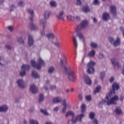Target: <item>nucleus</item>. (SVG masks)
<instances>
[{
    "label": "nucleus",
    "mask_w": 124,
    "mask_h": 124,
    "mask_svg": "<svg viewBox=\"0 0 124 124\" xmlns=\"http://www.w3.org/2000/svg\"><path fill=\"white\" fill-rule=\"evenodd\" d=\"M28 13H30L31 16L30 17V20H31V21H32L33 19V15H34L33 10H31V9H28Z\"/></svg>",
    "instance_id": "obj_22"
},
{
    "label": "nucleus",
    "mask_w": 124,
    "mask_h": 124,
    "mask_svg": "<svg viewBox=\"0 0 124 124\" xmlns=\"http://www.w3.org/2000/svg\"><path fill=\"white\" fill-rule=\"evenodd\" d=\"M121 44V38H117L116 41H114L113 46L115 47H117V46H119Z\"/></svg>",
    "instance_id": "obj_21"
},
{
    "label": "nucleus",
    "mask_w": 124,
    "mask_h": 124,
    "mask_svg": "<svg viewBox=\"0 0 124 124\" xmlns=\"http://www.w3.org/2000/svg\"><path fill=\"white\" fill-rule=\"evenodd\" d=\"M93 124H98V121L96 120V119H95L93 121Z\"/></svg>",
    "instance_id": "obj_61"
},
{
    "label": "nucleus",
    "mask_w": 124,
    "mask_h": 124,
    "mask_svg": "<svg viewBox=\"0 0 124 124\" xmlns=\"http://www.w3.org/2000/svg\"><path fill=\"white\" fill-rule=\"evenodd\" d=\"M42 65H45V62L41 58H40L38 59V63L36 64L37 69H41Z\"/></svg>",
    "instance_id": "obj_6"
},
{
    "label": "nucleus",
    "mask_w": 124,
    "mask_h": 124,
    "mask_svg": "<svg viewBox=\"0 0 124 124\" xmlns=\"http://www.w3.org/2000/svg\"><path fill=\"white\" fill-rule=\"evenodd\" d=\"M50 15H51V11H46L44 14V18L41 20H45L46 21V20H48L50 18Z\"/></svg>",
    "instance_id": "obj_11"
},
{
    "label": "nucleus",
    "mask_w": 124,
    "mask_h": 124,
    "mask_svg": "<svg viewBox=\"0 0 124 124\" xmlns=\"http://www.w3.org/2000/svg\"><path fill=\"white\" fill-rule=\"evenodd\" d=\"M18 40V42H19V43H24V40H23V38H19Z\"/></svg>",
    "instance_id": "obj_58"
},
{
    "label": "nucleus",
    "mask_w": 124,
    "mask_h": 124,
    "mask_svg": "<svg viewBox=\"0 0 124 124\" xmlns=\"http://www.w3.org/2000/svg\"><path fill=\"white\" fill-rule=\"evenodd\" d=\"M31 76L32 77H33V78H35V79H37V78H39V75L34 71H32Z\"/></svg>",
    "instance_id": "obj_24"
},
{
    "label": "nucleus",
    "mask_w": 124,
    "mask_h": 124,
    "mask_svg": "<svg viewBox=\"0 0 124 124\" xmlns=\"http://www.w3.org/2000/svg\"><path fill=\"white\" fill-rule=\"evenodd\" d=\"M7 111H8V106L7 105L4 104L0 106V112L6 113Z\"/></svg>",
    "instance_id": "obj_14"
},
{
    "label": "nucleus",
    "mask_w": 124,
    "mask_h": 124,
    "mask_svg": "<svg viewBox=\"0 0 124 124\" xmlns=\"http://www.w3.org/2000/svg\"><path fill=\"white\" fill-rule=\"evenodd\" d=\"M95 116V114L93 112H91L89 113V118L91 120H93L94 119V117Z\"/></svg>",
    "instance_id": "obj_31"
},
{
    "label": "nucleus",
    "mask_w": 124,
    "mask_h": 124,
    "mask_svg": "<svg viewBox=\"0 0 124 124\" xmlns=\"http://www.w3.org/2000/svg\"><path fill=\"white\" fill-rule=\"evenodd\" d=\"M105 76V72H101L100 73V78H101V79L102 80L103 79V78H104Z\"/></svg>",
    "instance_id": "obj_45"
},
{
    "label": "nucleus",
    "mask_w": 124,
    "mask_h": 124,
    "mask_svg": "<svg viewBox=\"0 0 124 124\" xmlns=\"http://www.w3.org/2000/svg\"><path fill=\"white\" fill-rule=\"evenodd\" d=\"M34 111V107H31L30 108V109L29 110V112L30 113H32Z\"/></svg>",
    "instance_id": "obj_56"
},
{
    "label": "nucleus",
    "mask_w": 124,
    "mask_h": 124,
    "mask_svg": "<svg viewBox=\"0 0 124 124\" xmlns=\"http://www.w3.org/2000/svg\"><path fill=\"white\" fill-rule=\"evenodd\" d=\"M88 25L89 21L87 19H84L81 21L77 28V35L79 38V39L82 40L83 42H85V39L84 38V36H83V34L81 33V31H83V30H84V29H86Z\"/></svg>",
    "instance_id": "obj_2"
},
{
    "label": "nucleus",
    "mask_w": 124,
    "mask_h": 124,
    "mask_svg": "<svg viewBox=\"0 0 124 124\" xmlns=\"http://www.w3.org/2000/svg\"><path fill=\"white\" fill-rule=\"evenodd\" d=\"M63 14H64V11H63V10L59 11V14L56 16V18H57L58 20H64Z\"/></svg>",
    "instance_id": "obj_12"
},
{
    "label": "nucleus",
    "mask_w": 124,
    "mask_h": 124,
    "mask_svg": "<svg viewBox=\"0 0 124 124\" xmlns=\"http://www.w3.org/2000/svg\"><path fill=\"white\" fill-rule=\"evenodd\" d=\"M17 5L20 7H24L25 6V3L23 1H20L18 2Z\"/></svg>",
    "instance_id": "obj_35"
},
{
    "label": "nucleus",
    "mask_w": 124,
    "mask_h": 124,
    "mask_svg": "<svg viewBox=\"0 0 124 124\" xmlns=\"http://www.w3.org/2000/svg\"><path fill=\"white\" fill-rule=\"evenodd\" d=\"M69 116H72V118H73V117L75 116L74 112L72 111L67 112L66 114V117H68Z\"/></svg>",
    "instance_id": "obj_30"
},
{
    "label": "nucleus",
    "mask_w": 124,
    "mask_h": 124,
    "mask_svg": "<svg viewBox=\"0 0 124 124\" xmlns=\"http://www.w3.org/2000/svg\"><path fill=\"white\" fill-rule=\"evenodd\" d=\"M7 29L10 31H12L14 30V28L13 27V26H8L7 27Z\"/></svg>",
    "instance_id": "obj_51"
},
{
    "label": "nucleus",
    "mask_w": 124,
    "mask_h": 124,
    "mask_svg": "<svg viewBox=\"0 0 124 124\" xmlns=\"http://www.w3.org/2000/svg\"><path fill=\"white\" fill-rule=\"evenodd\" d=\"M54 46H56V47H57V48H60V43L59 42H55L54 44Z\"/></svg>",
    "instance_id": "obj_54"
},
{
    "label": "nucleus",
    "mask_w": 124,
    "mask_h": 124,
    "mask_svg": "<svg viewBox=\"0 0 124 124\" xmlns=\"http://www.w3.org/2000/svg\"><path fill=\"white\" fill-rule=\"evenodd\" d=\"M76 4L78 6H81V4H82V1L81 0H77Z\"/></svg>",
    "instance_id": "obj_43"
},
{
    "label": "nucleus",
    "mask_w": 124,
    "mask_h": 124,
    "mask_svg": "<svg viewBox=\"0 0 124 124\" xmlns=\"http://www.w3.org/2000/svg\"><path fill=\"white\" fill-rule=\"evenodd\" d=\"M92 19L93 20L94 24H96L97 23V19H96V18L92 17Z\"/></svg>",
    "instance_id": "obj_57"
},
{
    "label": "nucleus",
    "mask_w": 124,
    "mask_h": 124,
    "mask_svg": "<svg viewBox=\"0 0 124 124\" xmlns=\"http://www.w3.org/2000/svg\"><path fill=\"white\" fill-rule=\"evenodd\" d=\"M112 90H110L109 93L106 95V99L103 100V102H106L108 105H117V100H119V96L115 95L113 97L112 94L116 93V91H119L120 85L119 83L114 82L112 85Z\"/></svg>",
    "instance_id": "obj_1"
},
{
    "label": "nucleus",
    "mask_w": 124,
    "mask_h": 124,
    "mask_svg": "<svg viewBox=\"0 0 124 124\" xmlns=\"http://www.w3.org/2000/svg\"><path fill=\"white\" fill-rule=\"evenodd\" d=\"M67 18L68 20H70L71 21H74V20H75V17L71 15L68 16Z\"/></svg>",
    "instance_id": "obj_41"
},
{
    "label": "nucleus",
    "mask_w": 124,
    "mask_h": 124,
    "mask_svg": "<svg viewBox=\"0 0 124 124\" xmlns=\"http://www.w3.org/2000/svg\"><path fill=\"white\" fill-rule=\"evenodd\" d=\"M90 11L91 9H90V7H89V6H85L82 8V11H83V12H84L85 13H88V12H90Z\"/></svg>",
    "instance_id": "obj_25"
},
{
    "label": "nucleus",
    "mask_w": 124,
    "mask_h": 124,
    "mask_svg": "<svg viewBox=\"0 0 124 124\" xmlns=\"http://www.w3.org/2000/svg\"><path fill=\"white\" fill-rule=\"evenodd\" d=\"M60 109V107H56V108H55L54 109H53V111L54 112H58V111Z\"/></svg>",
    "instance_id": "obj_60"
},
{
    "label": "nucleus",
    "mask_w": 124,
    "mask_h": 124,
    "mask_svg": "<svg viewBox=\"0 0 124 124\" xmlns=\"http://www.w3.org/2000/svg\"><path fill=\"white\" fill-rule=\"evenodd\" d=\"M67 109V106H64L62 109V113H65L66 112V109Z\"/></svg>",
    "instance_id": "obj_53"
},
{
    "label": "nucleus",
    "mask_w": 124,
    "mask_h": 124,
    "mask_svg": "<svg viewBox=\"0 0 124 124\" xmlns=\"http://www.w3.org/2000/svg\"><path fill=\"white\" fill-rule=\"evenodd\" d=\"M102 18L104 21H107L108 19L110 18V16L109 14L107 13H104L102 15Z\"/></svg>",
    "instance_id": "obj_20"
},
{
    "label": "nucleus",
    "mask_w": 124,
    "mask_h": 124,
    "mask_svg": "<svg viewBox=\"0 0 124 124\" xmlns=\"http://www.w3.org/2000/svg\"><path fill=\"white\" fill-rule=\"evenodd\" d=\"M111 62L114 68H115V69H118L120 66L119 65V63L118 62H117L116 59H115V58H112L111 59Z\"/></svg>",
    "instance_id": "obj_10"
},
{
    "label": "nucleus",
    "mask_w": 124,
    "mask_h": 124,
    "mask_svg": "<svg viewBox=\"0 0 124 124\" xmlns=\"http://www.w3.org/2000/svg\"><path fill=\"white\" fill-rule=\"evenodd\" d=\"M26 74H27V73L26 72V70H22L21 69V71L19 72V75L21 76V77H24L26 76Z\"/></svg>",
    "instance_id": "obj_29"
},
{
    "label": "nucleus",
    "mask_w": 124,
    "mask_h": 124,
    "mask_svg": "<svg viewBox=\"0 0 124 124\" xmlns=\"http://www.w3.org/2000/svg\"><path fill=\"white\" fill-rule=\"evenodd\" d=\"M110 12L113 14V15L116 16L117 14V8H116L115 6L111 5L110 8Z\"/></svg>",
    "instance_id": "obj_18"
},
{
    "label": "nucleus",
    "mask_w": 124,
    "mask_h": 124,
    "mask_svg": "<svg viewBox=\"0 0 124 124\" xmlns=\"http://www.w3.org/2000/svg\"><path fill=\"white\" fill-rule=\"evenodd\" d=\"M94 65H95V62L93 61H91L87 64V66L88 67L87 72H88L89 74L94 72V68H93V66H94Z\"/></svg>",
    "instance_id": "obj_4"
},
{
    "label": "nucleus",
    "mask_w": 124,
    "mask_h": 124,
    "mask_svg": "<svg viewBox=\"0 0 124 124\" xmlns=\"http://www.w3.org/2000/svg\"><path fill=\"white\" fill-rule=\"evenodd\" d=\"M30 124H38V122H37L36 120H32L30 121Z\"/></svg>",
    "instance_id": "obj_46"
},
{
    "label": "nucleus",
    "mask_w": 124,
    "mask_h": 124,
    "mask_svg": "<svg viewBox=\"0 0 124 124\" xmlns=\"http://www.w3.org/2000/svg\"><path fill=\"white\" fill-rule=\"evenodd\" d=\"M15 8H16V6L12 4L10 6V11H13Z\"/></svg>",
    "instance_id": "obj_48"
},
{
    "label": "nucleus",
    "mask_w": 124,
    "mask_h": 124,
    "mask_svg": "<svg viewBox=\"0 0 124 124\" xmlns=\"http://www.w3.org/2000/svg\"><path fill=\"white\" fill-rule=\"evenodd\" d=\"M50 6L52 7H56L57 6V3H56V1H51L50 2Z\"/></svg>",
    "instance_id": "obj_39"
},
{
    "label": "nucleus",
    "mask_w": 124,
    "mask_h": 124,
    "mask_svg": "<svg viewBox=\"0 0 124 124\" xmlns=\"http://www.w3.org/2000/svg\"><path fill=\"white\" fill-rule=\"evenodd\" d=\"M115 112L116 114L117 115H120V114H122L123 113V111H122V109L121 108H117L115 110Z\"/></svg>",
    "instance_id": "obj_34"
},
{
    "label": "nucleus",
    "mask_w": 124,
    "mask_h": 124,
    "mask_svg": "<svg viewBox=\"0 0 124 124\" xmlns=\"http://www.w3.org/2000/svg\"><path fill=\"white\" fill-rule=\"evenodd\" d=\"M104 57V55L102 53L99 54L98 58L100 60H102L103 59V57Z\"/></svg>",
    "instance_id": "obj_52"
},
{
    "label": "nucleus",
    "mask_w": 124,
    "mask_h": 124,
    "mask_svg": "<svg viewBox=\"0 0 124 124\" xmlns=\"http://www.w3.org/2000/svg\"><path fill=\"white\" fill-rule=\"evenodd\" d=\"M41 113H43V114H44V115H46V116H48L49 115V113L47 112V110L46 109H41Z\"/></svg>",
    "instance_id": "obj_42"
},
{
    "label": "nucleus",
    "mask_w": 124,
    "mask_h": 124,
    "mask_svg": "<svg viewBox=\"0 0 124 124\" xmlns=\"http://www.w3.org/2000/svg\"><path fill=\"white\" fill-rule=\"evenodd\" d=\"M6 48H7L8 50H12V47L8 45L6 46Z\"/></svg>",
    "instance_id": "obj_63"
},
{
    "label": "nucleus",
    "mask_w": 124,
    "mask_h": 124,
    "mask_svg": "<svg viewBox=\"0 0 124 124\" xmlns=\"http://www.w3.org/2000/svg\"><path fill=\"white\" fill-rule=\"evenodd\" d=\"M114 78L113 77H111L109 79V82L110 83H113L114 82Z\"/></svg>",
    "instance_id": "obj_62"
},
{
    "label": "nucleus",
    "mask_w": 124,
    "mask_h": 124,
    "mask_svg": "<svg viewBox=\"0 0 124 124\" xmlns=\"http://www.w3.org/2000/svg\"><path fill=\"white\" fill-rule=\"evenodd\" d=\"M84 81L87 85H92V80L90 79V77L88 75L84 76Z\"/></svg>",
    "instance_id": "obj_17"
},
{
    "label": "nucleus",
    "mask_w": 124,
    "mask_h": 124,
    "mask_svg": "<svg viewBox=\"0 0 124 124\" xmlns=\"http://www.w3.org/2000/svg\"><path fill=\"white\" fill-rule=\"evenodd\" d=\"M30 91L32 93L35 94L37 93V92H38V89L35 85L32 84L30 86Z\"/></svg>",
    "instance_id": "obj_13"
},
{
    "label": "nucleus",
    "mask_w": 124,
    "mask_h": 124,
    "mask_svg": "<svg viewBox=\"0 0 124 124\" xmlns=\"http://www.w3.org/2000/svg\"><path fill=\"white\" fill-rule=\"evenodd\" d=\"M47 24V21L45 20L42 19L40 20V24L43 26V30L40 31V34L42 36H45V26Z\"/></svg>",
    "instance_id": "obj_5"
},
{
    "label": "nucleus",
    "mask_w": 124,
    "mask_h": 124,
    "mask_svg": "<svg viewBox=\"0 0 124 124\" xmlns=\"http://www.w3.org/2000/svg\"><path fill=\"white\" fill-rule=\"evenodd\" d=\"M101 90V86H97L96 87L95 90H94V94H95V93H99Z\"/></svg>",
    "instance_id": "obj_28"
},
{
    "label": "nucleus",
    "mask_w": 124,
    "mask_h": 124,
    "mask_svg": "<svg viewBox=\"0 0 124 124\" xmlns=\"http://www.w3.org/2000/svg\"><path fill=\"white\" fill-rule=\"evenodd\" d=\"M104 99H106V98L105 99H103L102 100V102H99V104H106L107 105H108V106L111 105H108V104H107V103H106V102H103V100H104Z\"/></svg>",
    "instance_id": "obj_47"
},
{
    "label": "nucleus",
    "mask_w": 124,
    "mask_h": 124,
    "mask_svg": "<svg viewBox=\"0 0 124 124\" xmlns=\"http://www.w3.org/2000/svg\"><path fill=\"white\" fill-rule=\"evenodd\" d=\"M73 44L76 47V49H77L78 48V42L77 41V39L76 38V37L74 36L73 37Z\"/></svg>",
    "instance_id": "obj_23"
},
{
    "label": "nucleus",
    "mask_w": 124,
    "mask_h": 124,
    "mask_svg": "<svg viewBox=\"0 0 124 124\" xmlns=\"http://www.w3.org/2000/svg\"><path fill=\"white\" fill-rule=\"evenodd\" d=\"M18 88L20 89H22V90H24L25 89V85H24V81L23 79H18L16 81Z\"/></svg>",
    "instance_id": "obj_9"
},
{
    "label": "nucleus",
    "mask_w": 124,
    "mask_h": 124,
    "mask_svg": "<svg viewBox=\"0 0 124 124\" xmlns=\"http://www.w3.org/2000/svg\"><path fill=\"white\" fill-rule=\"evenodd\" d=\"M78 98L80 100H83V96H82V94H78Z\"/></svg>",
    "instance_id": "obj_64"
},
{
    "label": "nucleus",
    "mask_w": 124,
    "mask_h": 124,
    "mask_svg": "<svg viewBox=\"0 0 124 124\" xmlns=\"http://www.w3.org/2000/svg\"><path fill=\"white\" fill-rule=\"evenodd\" d=\"M54 71H55L54 67H50L49 68L48 70V73H50V74H51V73H53V72H54Z\"/></svg>",
    "instance_id": "obj_36"
},
{
    "label": "nucleus",
    "mask_w": 124,
    "mask_h": 124,
    "mask_svg": "<svg viewBox=\"0 0 124 124\" xmlns=\"http://www.w3.org/2000/svg\"><path fill=\"white\" fill-rule=\"evenodd\" d=\"M108 40L110 44H114V42H115V39L112 37H108Z\"/></svg>",
    "instance_id": "obj_32"
},
{
    "label": "nucleus",
    "mask_w": 124,
    "mask_h": 124,
    "mask_svg": "<svg viewBox=\"0 0 124 124\" xmlns=\"http://www.w3.org/2000/svg\"><path fill=\"white\" fill-rule=\"evenodd\" d=\"M46 37L48 39H55V35L53 33H49L46 35Z\"/></svg>",
    "instance_id": "obj_26"
},
{
    "label": "nucleus",
    "mask_w": 124,
    "mask_h": 124,
    "mask_svg": "<svg viewBox=\"0 0 124 124\" xmlns=\"http://www.w3.org/2000/svg\"><path fill=\"white\" fill-rule=\"evenodd\" d=\"M91 47H93V48H96L97 47V44L95 43H92L91 44Z\"/></svg>",
    "instance_id": "obj_44"
},
{
    "label": "nucleus",
    "mask_w": 124,
    "mask_h": 124,
    "mask_svg": "<svg viewBox=\"0 0 124 124\" xmlns=\"http://www.w3.org/2000/svg\"><path fill=\"white\" fill-rule=\"evenodd\" d=\"M83 117H84V114H80L79 115H78V116H77L76 118H74V117H72V122H73V123L74 124H76V122L78 121V119L79 121V122H81V121H82V118H83Z\"/></svg>",
    "instance_id": "obj_7"
},
{
    "label": "nucleus",
    "mask_w": 124,
    "mask_h": 124,
    "mask_svg": "<svg viewBox=\"0 0 124 124\" xmlns=\"http://www.w3.org/2000/svg\"><path fill=\"white\" fill-rule=\"evenodd\" d=\"M29 29H30L31 31H37L38 30L37 26H36L35 24L32 23V22L29 24Z\"/></svg>",
    "instance_id": "obj_15"
},
{
    "label": "nucleus",
    "mask_w": 124,
    "mask_h": 124,
    "mask_svg": "<svg viewBox=\"0 0 124 124\" xmlns=\"http://www.w3.org/2000/svg\"><path fill=\"white\" fill-rule=\"evenodd\" d=\"M75 19L77 21H80V20H81V17L80 16H76Z\"/></svg>",
    "instance_id": "obj_59"
},
{
    "label": "nucleus",
    "mask_w": 124,
    "mask_h": 124,
    "mask_svg": "<svg viewBox=\"0 0 124 124\" xmlns=\"http://www.w3.org/2000/svg\"><path fill=\"white\" fill-rule=\"evenodd\" d=\"M52 101L53 103H61V102H62V98L61 97H56L53 99Z\"/></svg>",
    "instance_id": "obj_16"
},
{
    "label": "nucleus",
    "mask_w": 124,
    "mask_h": 124,
    "mask_svg": "<svg viewBox=\"0 0 124 124\" xmlns=\"http://www.w3.org/2000/svg\"><path fill=\"white\" fill-rule=\"evenodd\" d=\"M85 99L87 101L91 102L92 101V96L90 95L85 96Z\"/></svg>",
    "instance_id": "obj_37"
},
{
    "label": "nucleus",
    "mask_w": 124,
    "mask_h": 124,
    "mask_svg": "<svg viewBox=\"0 0 124 124\" xmlns=\"http://www.w3.org/2000/svg\"><path fill=\"white\" fill-rule=\"evenodd\" d=\"M81 112L82 113H84L85 111H86V105L84 104H83L81 106Z\"/></svg>",
    "instance_id": "obj_40"
},
{
    "label": "nucleus",
    "mask_w": 124,
    "mask_h": 124,
    "mask_svg": "<svg viewBox=\"0 0 124 124\" xmlns=\"http://www.w3.org/2000/svg\"><path fill=\"white\" fill-rule=\"evenodd\" d=\"M62 102L63 107L67 106V105H66V100L65 99H64L63 100H62Z\"/></svg>",
    "instance_id": "obj_50"
},
{
    "label": "nucleus",
    "mask_w": 124,
    "mask_h": 124,
    "mask_svg": "<svg viewBox=\"0 0 124 124\" xmlns=\"http://www.w3.org/2000/svg\"><path fill=\"white\" fill-rule=\"evenodd\" d=\"M60 63L62 66V67H64V73L66 74V75H67L68 74V79L70 80V81H72V82H73L75 80L76 78L74 72H69L68 71L67 67L64 66L63 64V60H62V59H60Z\"/></svg>",
    "instance_id": "obj_3"
},
{
    "label": "nucleus",
    "mask_w": 124,
    "mask_h": 124,
    "mask_svg": "<svg viewBox=\"0 0 124 124\" xmlns=\"http://www.w3.org/2000/svg\"><path fill=\"white\" fill-rule=\"evenodd\" d=\"M100 2L99 1H98V0H94L93 1V4H94V5H97V4H99Z\"/></svg>",
    "instance_id": "obj_49"
},
{
    "label": "nucleus",
    "mask_w": 124,
    "mask_h": 124,
    "mask_svg": "<svg viewBox=\"0 0 124 124\" xmlns=\"http://www.w3.org/2000/svg\"><path fill=\"white\" fill-rule=\"evenodd\" d=\"M89 57H94L95 56V51L94 50H92L88 54Z\"/></svg>",
    "instance_id": "obj_33"
},
{
    "label": "nucleus",
    "mask_w": 124,
    "mask_h": 124,
    "mask_svg": "<svg viewBox=\"0 0 124 124\" xmlns=\"http://www.w3.org/2000/svg\"><path fill=\"white\" fill-rule=\"evenodd\" d=\"M44 100V94L41 93L40 94L39 97V103H41V102H43V101Z\"/></svg>",
    "instance_id": "obj_27"
},
{
    "label": "nucleus",
    "mask_w": 124,
    "mask_h": 124,
    "mask_svg": "<svg viewBox=\"0 0 124 124\" xmlns=\"http://www.w3.org/2000/svg\"><path fill=\"white\" fill-rule=\"evenodd\" d=\"M31 64L32 67H36V63H35V61L34 60H31Z\"/></svg>",
    "instance_id": "obj_38"
},
{
    "label": "nucleus",
    "mask_w": 124,
    "mask_h": 124,
    "mask_svg": "<svg viewBox=\"0 0 124 124\" xmlns=\"http://www.w3.org/2000/svg\"><path fill=\"white\" fill-rule=\"evenodd\" d=\"M21 68L22 70H26V71H29L31 69V65L28 64H23L21 67Z\"/></svg>",
    "instance_id": "obj_19"
},
{
    "label": "nucleus",
    "mask_w": 124,
    "mask_h": 124,
    "mask_svg": "<svg viewBox=\"0 0 124 124\" xmlns=\"http://www.w3.org/2000/svg\"><path fill=\"white\" fill-rule=\"evenodd\" d=\"M34 41L33 40V36L31 35H28V45L30 47L33 46Z\"/></svg>",
    "instance_id": "obj_8"
},
{
    "label": "nucleus",
    "mask_w": 124,
    "mask_h": 124,
    "mask_svg": "<svg viewBox=\"0 0 124 124\" xmlns=\"http://www.w3.org/2000/svg\"><path fill=\"white\" fill-rule=\"evenodd\" d=\"M56 85H51L50 87V89L51 91H53L54 90H56Z\"/></svg>",
    "instance_id": "obj_55"
}]
</instances>
